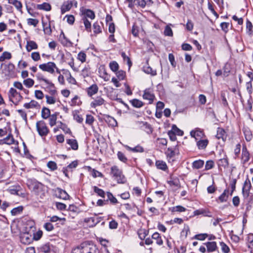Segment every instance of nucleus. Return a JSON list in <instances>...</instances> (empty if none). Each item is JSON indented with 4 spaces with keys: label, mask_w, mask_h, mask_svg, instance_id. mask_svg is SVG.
<instances>
[{
    "label": "nucleus",
    "mask_w": 253,
    "mask_h": 253,
    "mask_svg": "<svg viewBox=\"0 0 253 253\" xmlns=\"http://www.w3.org/2000/svg\"><path fill=\"white\" fill-rule=\"evenodd\" d=\"M250 153L246 146L243 147L242 152V161L243 164H246L250 160Z\"/></svg>",
    "instance_id": "f8f14e48"
},
{
    "label": "nucleus",
    "mask_w": 253,
    "mask_h": 253,
    "mask_svg": "<svg viewBox=\"0 0 253 253\" xmlns=\"http://www.w3.org/2000/svg\"><path fill=\"white\" fill-rule=\"evenodd\" d=\"M157 169L163 170H166L168 169V167L166 163L163 161L161 160L156 161L155 163Z\"/></svg>",
    "instance_id": "7c9ffc66"
},
{
    "label": "nucleus",
    "mask_w": 253,
    "mask_h": 253,
    "mask_svg": "<svg viewBox=\"0 0 253 253\" xmlns=\"http://www.w3.org/2000/svg\"><path fill=\"white\" fill-rule=\"evenodd\" d=\"M252 187V185L249 180H246L242 188V194L245 198H248L250 194V191Z\"/></svg>",
    "instance_id": "6e6552de"
},
{
    "label": "nucleus",
    "mask_w": 253,
    "mask_h": 253,
    "mask_svg": "<svg viewBox=\"0 0 253 253\" xmlns=\"http://www.w3.org/2000/svg\"><path fill=\"white\" fill-rule=\"evenodd\" d=\"M56 190L58 192V195H57V196L59 198L63 200H68L69 199V195L65 190H63L60 188H57Z\"/></svg>",
    "instance_id": "6ab92c4d"
},
{
    "label": "nucleus",
    "mask_w": 253,
    "mask_h": 253,
    "mask_svg": "<svg viewBox=\"0 0 253 253\" xmlns=\"http://www.w3.org/2000/svg\"><path fill=\"white\" fill-rule=\"evenodd\" d=\"M231 66L230 64L226 63L224 66L223 68V75L225 77H227L229 75V73L231 71Z\"/></svg>",
    "instance_id": "49530a36"
},
{
    "label": "nucleus",
    "mask_w": 253,
    "mask_h": 253,
    "mask_svg": "<svg viewBox=\"0 0 253 253\" xmlns=\"http://www.w3.org/2000/svg\"><path fill=\"white\" fill-rule=\"evenodd\" d=\"M246 29L247 33L251 35L253 33V25L252 23L249 20H247L246 23Z\"/></svg>",
    "instance_id": "69168bd1"
},
{
    "label": "nucleus",
    "mask_w": 253,
    "mask_h": 253,
    "mask_svg": "<svg viewBox=\"0 0 253 253\" xmlns=\"http://www.w3.org/2000/svg\"><path fill=\"white\" fill-rule=\"evenodd\" d=\"M3 73L6 79L13 78L15 77V66L13 64L10 63L5 67Z\"/></svg>",
    "instance_id": "7ed1b4c3"
},
{
    "label": "nucleus",
    "mask_w": 253,
    "mask_h": 253,
    "mask_svg": "<svg viewBox=\"0 0 253 253\" xmlns=\"http://www.w3.org/2000/svg\"><path fill=\"white\" fill-rule=\"evenodd\" d=\"M11 58V53L10 52L5 51L0 57V61H3L5 59H10Z\"/></svg>",
    "instance_id": "bf43d9fd"
},
{
    "label": "nucleus",
    "mask_w": 253,
    "mask_h": 253,
    "mask_svg": "<svg viewBox=\"0 0 253 253\" xmlns=\"http://www.w3.org/2000/svg\"><path fill=\"white\" fill-rule=\"evenodd\" d=\"M36 128L39 135L42 137H46L50 132L46 124L42 120L36 123Z\"/></svg>",
    "instance_id": "f03ea898"
},
{
    "label": "nucleus",
    "mask_w": 253,
    "mask_h": 253,
    "mask_svg": "<svg viewBox=\"0 0 253 253\" xmlns=\"http://www.w3.org/2000/svg\"><path fill=\"white\" fill-rule=\"evenodd\" d=\"M39 68L43 71L47 72L50 74H53L55 72V68H56V65L53 62H48L40 64Z\"/></svg>",
    "instance_id": "20e7f679"
},
{
    "label": "nucleus",
    "mask_w": 253,
    "mask_h": 253,
    "mask_svg": "<svg viewBox=\"0 0 253 253\" xmlns=\"http://www.w3.org/2000/svg\"><path fill=\"white\" fill-rule=\"evenodd\" d=\"M8 2L13 5L18 11L22 12V4L20 1L18 0H8Z\"/></svg>",
    "instance_id": "2f4dec72"
},
{
    "label": "nucleus",
    "mask_w": 253,
    "mask_h": 253,
    "mask_svg": "<svg viewBox=\"0 0 253 253\" xmlns=\"http://www.w3.org/2000/svg\"><path fill=\"white\" fill-rule=\"evenodd\" d=\"M59 39L61 43L64 45H68L71 44V42L66 37L63 31H61Z\"/></svg>",
    "instance_id": "393cba45"
},
{
    "label": "nucleus",
    "mask_w": 253,
    "mask_h": 253,
    "mask_svg": "<svg viewBox=\"0 0 253 253\" xmlns=\"http://www.w3.org/2000/svg\"><path fill=\"white\" fill-rule=\"evenodd\" d=\"M23 84L27 87L30 88L33 86V85H34V81L31 78H28L24 80Z\"/></svg>",
    "instance_id": "6e6d98bb"
},
{
    "label": "nucleus",
    "mask_w": 253,
    "mask_h": 253,
    "mask_svg": "<svg viewBox=\"0 0 253 253\" xmlns=\"http://www.w3.org/2000/svg\"><path fill=\"white\" fill-rule=\"evenodd\" d=\"M245 137L247 141H250L253 138V134L250 130H247L244 131Z\"/></svg>",
    "instance_id": "e2e57ef3"
},
{
    "label": "nucleus",
    "mask_w": 253,
    "mask_h": 253,
    "mask_svg": "<svg viewBox=\"0 0 253 253\" xmlns=\"http://www.w3.org/2000/svg\"><path fill=\"white\" fill-rule=\"evenodd\" d=\"M38 81L40 82L42 81L44 82L49 87H54V84L49 81L48 80L45 79L43 75L41 73H38L36 75Z\"/></svg>",
    "instance_id": "f3484780"
},
{
    "label": "nucleus",
    "mask_w": 253,
    "mask_h": 253,
    "mask_svg": "<svg viewBox=\"0 0 253 253\" xmlns=\"http://www.w3.org/2000/svg\"><path fill=\"white\" fill-rule=\"evenodd\" d=\"M57 113H55L50 115L49 118V124L51 126H53L56 124Z\"/></svg>",
    "instance_id": "79ce46f5"
},
{
    "label": "nucleus",
    "mask_w": 253,
    "mask_h": 253,
    "mask_svg": "<svg viewBox=\"0 0 253 253\" xmlns=\"http://www.w3.org/2000/svg\"><path fill=\"white\" fill-rule=\"evenodd\" d=\"M94 192L96 193L98 196L104 198L105 193V192L101 189L99 188L96 186H93V187Z\"/></svg>",
    "instance_id": "de8ad7c7"
},
{
    "label": "nucleus",
    "mask_w": 253,
    "mask_h": 253,
    "mask_svg": "<svg viewBox=\"0 0 253 253\" xmlns=\"http://www.w3.org/2000/svg\"><path fill=\"white\" fill-rule=\"evenodd\" d=\"M24 107L26 109H32L40 107V105L37 101L32 100L29 103H25Z\"/></svg>",
    "instance_id": "c85d7f7f"
},
{
    "label": "nucleus",
    "mask_w": 253,
    "mask_h": 253,
    "mask_svg": "<svg viewBox=\"0 0 253 253\" xmlns=\"http://www.w3.org/2000/svg\"><path fill=\"white\" fill-rule=\"evenodd\" d=\"M190 134L192 137H194L197 140L201 139L205 136L203 130L199 128L192 130L190 132Z\"/></svg>",
    "instance_id": "9d476101"
},
{
    "label": "nucleus",
    "mask_w": 253,
    "mask_h": 253,
    "mask_svg": "<svg viewBox=\"0 0 253 253\" xmlns=\"http://www.w3.org/2000/svg\"><path fill=\"white\" fill-rule=\"evenodd\" d=\"M39 23V21L37 19L28 18L27 19V24L29 26H33L36 27Z\"/></svg>",
    "instance_id": "603ef678"
},
{
    "label": "nucleus",
    "mask_w": 253,
    "mask_h": 253,
    "mask_svg": "<svg viewBox=\"0 0 253 253\" xmlns=\"http://www.w3.org/2000/svg\"><path fill=\"white\" fill-rule=\"evenodd\" d=\"M110 175L117 181L118 183L124 184L126 182V179L123 174L122 169L117 166H113L111 168Z\"/></svg>",
    "instance_id": "f257e3e1"
},
{
    "label": "nucleus",
    "mask_w": 253,
    "mask_h": 253,
    "mask_svg": "<svg viewBox=\"0 0 253 253\" xmlns=\"http://www.w3.org/2000/svg\"><path fill=\"white\" fill-rule=\"evenodd\" d=\"M204 165V161L202 160L195 161L192 163V167L193 169H199L202 168Z\"/></svg>",
    "instance_id": "e433bc0d"
},
{
    "label": "nucleus",
    "mask_w": 253,
    "mask_h": 253,
    "mask_svg": "<svg viewBox=\"0 0 253 253\" xmlns=\"http://www.w3.org/2000/svg\"><path fill=\"white\" fill-rule=\"evenodd\" d=\"M109 67L113 72H116L118 70L119 66L117 62L112 61L110 63Z\"/></svg>",
    "instance_id": "864d4df0"
},
{
    "label": "nucleus",
    "mask_w": 253,
    "mask_h": 253,
    "mask_svg": "<svg viewBox=\"0 0 253 253\" xmlns=\"http://www.w3.org/2000/svg\"><path fill=\"white\" fill-rule=\"evenodd\" d=\"M37 8L40 10L49 11L51 9V5L48 3L44 2L42 4H37Z\"/></svg>",
    "instance_id": "f704fd0d"
},
{
    "label": "nucleus",
    "mask_w": 253,
    "mask_h": 253,
    "mask_svg": "<svg viewBox=\"0 0 253 253\" xmlns=\"http://www.w3.org/2000/svg\"><path fill=\"white\" fill-rule=\"evenodd\" d=\"M46 103L48 104H53L56 102V98L53 96L46 95Z\"/></svg>",
    "instance_id": "052dcab7"
},
{
    "label": "nucleus",
    "mask_w": 253,
    "mask_h": 253,
    "mask_svg": "<svg viewBox=\"0 0 253 253\" xmlns=\"http://www.w3.org/2000/svg\"><path fill=\"white\" fill-rule=\"evenodd\" d=\"M100 218L101 217H90L85 219L84 221L86 222H91V224L90 225V226L93 227L97 223H98L100 221Z\"/></svg>",
    "instance_id": "4c0bfd02"
},
{
    "label": "nucleus",
    "mask_w": 253,
    "mask_h": 253,
    "mask_svg": "<svg viewBox=\"0 0 253 253\" xmlns=\"http://www.w3.org/2000/svg\"><path fill=\"white\" fill-rule=\"evenodd\" d=\"M148 234L149 230L146 229L140 228L137 231L138 237L141 240H144Z\"/></svg>",
    "instance_id": "bb28decb"
},
{
    "label": "nucleus",
    "mask_w": 253,
    "mask_h": 253,
    "mask_svg": "<svg viewBox=\"0 0 253 253\" xmlns=\"http://www.w3.org/2000/svg\"><path fill=\"white\" fill-rule=\"evenodd\" d=\"M14 142L15 140L13 136L10 134L4 139L0 140V144H6L8 145H11L12 144H14Z\"/></svg>",
    "instance_id": "412c9836"
},
{
    "label": "nucleus",
    "mask_w": 253,
    "mask_h": 253,
    "mask_svg": "<svg viewBox=\"0 0 253 253\" xmlns=\"http://www.w3.org/2000/svg\"><path fill=\"white\" fill-rule=\"evenodd\" d=\"M118 159L123 163H126L127 161V158L122 152L119 151L117 153Z\"/></svg>",
    "instance_id": "0e129e2a"
},
{
    "label": "nucleus",
    "mask_w": 253,
    "mask_h": 253,
    "mask_svg": "<svg viewBox=\"0 0 253 253\" xmlns=\"http://www.w3.org/2000/svg\"><path fill=\"white\" fill-rule=\"evenodd\" d=\"M38 45L37 43L33 41H29L27 42L26 48L27 51L30 52L33 49H37Z\"/></svg>",
    "instance_id": "4be33fe9"
},
{
    "label": "nucleus",
    "mask_w": 253,
    "mask_h": 253,
    "mask_svg": "<svg viewBox=\"0 0 253 253\" xmlns=\"http://www.w3.org/2000/svg\"><path fill=\"white\" fill-rule=\"evenodd\" d=\"M168 183L170 186H174L178 188H180L181 187L179 179L177 177H173L171 176L170 179L168 181Z\"/></svg>",
    "instance_id": "2eb2a0df"
},
{
    "label": "nucleus",
    "mask_w": 253,
    "mask_h": 253,
    "mask_svg": "<svg viewBox=\"0 0 253 253\" xmlns=\"http://www.w3.org/2000/svg\"><path fill=\"white\" fill-rule=\"evenodd\" d=\"M142 130L145 131L148 134L152 133L153 131L152 126L147 122V123H145V125L144 126V127H143Z\"/></svg>",
    "instance_id": "3c124183"
},
{
    "label": "nucleus",
    "mask_w": 253,
    "mask_h": 253,
    "mask_svg": "<svg viewBox=\"0 0 253 253\" xmlns=\"http://www.w3.org/2000/svg\"><path fill=\"white\" fill-rule=\"evenodd\" d=\"M84 253H98L95 247L84 248Z\"/></svg>",
    "instance_id": "13d9d810"
},
{
    "label": "nucleus",
    "mask_w": 253,
    "mask_h": 253,
    "mask_svg": "<svg viewBox=\"0 0 253 253\" xmlns=\"http://www.w3.org/2000/svg\"><path fill=\"white\" fill-rule=\"evenodd\" d=\"M106 122L108 123L109 125L115 126L117 125L116 120L113 118L109 115H106L105 117Z\"/></svg>",
    "instance_id": "72a5a7b5"
},
{
    "label": "nucleus",
    "mask_w": 253,
    "mask_h": 253,
    "mask_svg": "<svg viewBox=\"0 0 253 253\" xmlns=\"http://www.w3.org/2000/svg\"><path fill=\"white\" fill-rule=\"evenodd\" d=\"M66 143L70 146L68 149H72L73 150H77L78 149L79 145L76 139H66Z\"/></svg>",
    "instance_id": "dca6fc26"
},
{
    "label": "nucleus",
    "mask_w": 253,
    "mask_h": 253,
    "mask_svg": "<svg viewBox=\"0 0 253 253\" xmlns=\"http://www.w3.org/2000/svg\"><path fill=\"white\" fill-rule=\"evenodd\" d=\"M218 166L220 167L226 168L228 166L229 163L227 158H224L219 159L217 162Z\"/></svg>",
    "instance_id": "ea45409f"
},
{
    "label": "nucleus",
    "mask_w": 253,
    "mask_h": 253,
    "mask_svg": "<svg viewBox=\"0 0 253 253\" xmlns=\"http://www.w3.org/2000/svg\"><path fill=\"white\" fill-rule=\"evenodd\" d=\"M116 75L120 80H124L126 77V72L123 70H120L116 72Z\"/></svg>",
    "instance_id": "338daca9"
},
{
    "label": "nucleus",
    "mask_w": 253,
    "mask_h": 253,
    "mask_svg": "<svg viewBox=\"0 0 253 253\" xmlns=\"http://www.w3.org/2000/svg\"><path fill=\"white\" fill-rule=\"evenodd\" d=\"M216 137L218 139H221L223 141L226 139V133L225 130L221 127H218L217 129V133Z\"/></svg>",
    "instance_id": "4468645a"
},
{
    "label": "nucleus",
    "mask_w": 253,
    "mask_h": 253,
    "mask_svg": "<svg viewBox=\"0 0 253 253\" xmlns=\"http://www.w3.org/2000/svg\"><path fill=\"white\" fill-rule=\"evenodd\" d=\"M103 24L101 22L96 21L93 24V30L95 35H97L102 33V28L101 25Z\"/></svg>",
    "instance_id": "aec40b11"
},
{
    "label": "nucleus",
    "mask_w": 253,
    "mask_h": 253,
    "mask_svg": "<svg viewBox=\"0 0 253 253\" xmlns=\"http://www.w3.org/2000/svg\"><path fill=\"white\" fill-rule=\"evenodd\" d=\"M105 103V100L101 96L96 97L90 103L92 108H96L97 106L102 105Z\"/></svg>",
    "instance_id": "9b49d317"
},
{
    "label": "nucleus",
    "mask_w": 253,
    "mask_h": 253,
    "mask_svg": "<svg viewBox=\"0 0 253 253\" xmlns=\"http://www.w3.org/2000/svg\"><path fill=\"white\" fill-rule=\"evenodd\" d=\"M74 119L78 123H81L83 122L84 119L82 117L79 115V112L78 110L73 111L72 112Z\"/></svg>",
    "instance_id": "c9c22d12"
},
{
    "label": "nucleus",
    "mask_w": 253,
    "mask_h": 253,
    "mask_svg": "<svg viewBox=\"0 0 253 253\" xmlns=\"http://www.w3.org/2000/svg\"><path fill=\"white\" fill-rule=\"evenodd\" d=\"M50 116V111L49 109L43 107L42 110V117L44 119H46Z\"/></svg>",
    "instance_id": "58836bf2"
},
{
    "label": "nucleus",
    "mask_w": 253,
    "mask_h": 253,
    "mask_svg": "<svg viewBox=\"0 0 253 253\" xmlns=\"http://www.w3.org/2000/svg\"><path fill=\"white\" fill-rule=\"evenodd\" d=\"M86 57V54L83 51H81L78 53L77 58L82 63H84L85 62Z\"/></svg>",
    "instance_id": "4d7b16f0"
},
{
    "label": "nucleus",
    "mask_w": 253,
    "mask_h": 253,
    "mask_svg": "<svg viewBox=\"0 0 253 253\" xmlns=\"http://www.w3.org/2000/svg\"><path fill=\"white\" fill-rule=\"evenodd\" d=\"M74 3L76 7H77V2L75 1V0H68L65 1L61 7V11L62 14H63L66 11L70 10Z\"/></svg>",
    "instance_id": "0eeeda50"
},
{
    "label": "nucleus",
    "mask_w": 253,
    "mask_h": 253,
    "mask_svg": "<svg viewBox=\"0 0 253 253\" xmlns=\"http://www.w3.org/2000/svg\"><path fill=\"white\" fill-rule=\"evenodd\" d=\"M107 196L108 197V200H109L112 204H116L118 203L117 199L113 195L111 192H107Z\"/></svg>",
    "instance_id": "09e8293b"
},
{
    "label": "nucleus",
    "mask_w": 253,
    "mask_h": 253,
    "mask_svg": "<svg viewBox=\"0 0 253 253\" xmlns=\"http://www.w3.org/2000/svg\"><path fill=\"white\" fill-rule=\"evenodd\" d=\"M178 153L179 149L177 145L173 147H169L168 148L167 151L166 152L167 156L169 158L174 157L176 154Z\"/></svg>",
    "instance_id": "1a4fd4ad"
},
{
    "label": "nucleus",
    "mask_w": 253,
    "mask_h": 253,
    "mask_svg": "<svg viewBox=\"0 0 253 253\" xmlns=\"http://www.w3.org/2000/svg\"><path fill=\"white\" fill-rule=\"evenodd\" d=\"M98 91V87L96 84H93L86 88L87 95L89 97H91L93 95L96 94Z\"/></svg>",
    "instance_id": "ddd939ff"
},
{
    "label": "nucleus",
    "mask_w": 253,
    "mask_h": 253,
    "mask_svg": "<svg viewBox=\"0 0 253 253\" xmlns=\"http://www.w3.org/2000/svg\"><path fill=\"white\" fill-rule=\"evenodd\" d=\"M152 239L156 241V243L159 246H161L163 244V241L160 234L158 232H155L152 235Z\"/></svg>",
    "instance_id": "cd10ccee"
},
{
    "label": "nucleus",
    "mask_w": 253,
    "mask_h": 253,
    "mask_svg": "<svg viewBox=\"0 0 253 253\" xmlns=\"http://www.w3.org/2000/svg\"><path fill=\"white\" fill-rule=\"evenodd\" d=\"M44 188V185L41 183H35L34 185L33 192L36 195L40 196V197L41 198H43V197L45 196V193L43 190Z\"/></svg>",
    "instance_id": "39448f33"
},
{
    "label": "nucleus",
    "mask_w": 253,
    "mask_h": 253,
    "mask_svg": "<svg viewBox=\"0 0 253 253\" xmlns=\"http://www.w3.org/2000/svg\"><path fill=\"white\" fill-rule=\"evenodd\" d=\"M83 16L85 17L86 18H89L91 20H93L95 18V13L94 12L89 9H84L82 11Z\"/></svg>",
    "instance_id": "a211bd4d"
},
{
    "label": "nucleus",
    "mask_w": 253,
    "mask_h": 253,
    "mask_svg": "<svg viewBox=\"0 0 253 253\" xmlns=\"http://www.w3.org/2000/svg\"><path fill=\"white\" fill-rule=\"evenodd\" d=\"M133 2L134 5L140 6L141 8H144L146 5V3L144 0H134Z\"/></svg>",
    "instance_id": "680f3d73"
},
{
    "label": "nucleus",
    "mask_w": 253,
    "mask_h": 253,
    "mask_svg": "<svg viewBox=\"0 0 253 253\" xmlns=\"http://www.w3.org/2000/svg\"><path fill=\"white\" fill-rule=\"evenodd\" d=\"M209 144L207 139H199L197 141V146L199 149H205Z\"/></svg>",
    "instance_id": "b1692460"
},
{
    "label": "nucleus",
    "mask_w": 253,
    "mask_h": 253,
    "mask_svg": "<svg viewBox=\"0 0 253 253\" xmlns=\"http://www.w3.org/2000/svg\"><path fill=\"white\" fill-rule=\"evenodd\" d=\"M170 131L173 132L175 134L179 136H182L183 134V131L178 128L175 125H172L171 130H170Z\"/></svg>",
    "instance_id": "c03bdc74"
},
{
    "label": "nucleus",
    "mask_w": 253,
    "mask_h": 253,
    "mask_svg": "<svg viewBox=\"0 0 253 253\" xmlns=\"http://www.w3.org/2000/svg\"><path fill=\"white\" fill-rule=\"evenodd\" d=\"M229 190L228 189H226L224 190L223 193L218 197V200L221 203L226 202L228 200Z\"/></svg>",
    "instance_id": "a878e982"
},
{
    "label": "nucleus",
    "mask_w": 253,
    "mask_h": 253,
    "mask_svg": "<svg viewBox=\"0 0 253 253\" xmlns=\"http://www.w3.org/2000/svg\"><path fill=\"white\" fill-rule=\"evenodd\" d=\"M82 21L84 23L85 30L88 32H90L91 31V22L85 17H82Z\"/></svg>",
    "instance_id": "473e14b6"
},
{
    "label": "nucleus",
    "mask_w": 253,
    "mask_h": 253,
    "mask_svg": "<svg viewBox=\"0 0 253 253\" xmlns=\"http://www.w3.org/2000/svg\"><path fill=\"white\" fill-rule=\"evenodd\" d=\"M130 102L133 107L136 108H140L144 105V103L142 101L137 99H133Z\"/></svg>",
    "instance_id": "a19ab883"
},
{
    "label": "nucleus",
    "mask_w": 253,
    "mask_h": 253,
    "mask_svg": "<svg viewBox=\"0 0 253 253\" xmlns=\"http://www.w3.org/2000/svg\"><path fill=\"white\" fill-rule=\"evenodd\" d=\"M127 150L131 151L133 152H144V149L140 145H137L134 148H131L129 146H126Z\"/></svg>",
    "instance_id": "a18cd8bd"
},
{
    "label": "nucleus",
    "mask_w": 253,
    "mask_h": 253,
    "mask_svg": "<svg viewBox=\"0 0 253 253\" xmlns=\"http://www.w3.org/2000/svg\"><path fill=\"white\" fill-rule=\"evenodd\" d=\"M143 98L148 100L149 104H152L155 99V95L153 92V89L151 88H146L144 90Z\"/></svg>",
    "instance_id": "423d86ee"
},
{
    "label": "nucleus",
    "mask_w": 253,
    "mask_h": 253,
    "mask_svg": "<svg viewBox=\"0 0 253 253\" xmlns=\"http://www.w3.org/2000/svg\"><path fill=\"white\" fill-rule=\"evenodd\" d=\"M59 127L62 129L66 133H72L70 129L67 127L66 124L62 123L61 122H59Z\"/></svg>",
    "instance_id": "8fccbe9b"
},
{
    "label": "nucleus",
    "mask_w": 253,
    "mask_h": 253,
    "mask_svg": "<svg viewBox=\"0 0 253 253\" xmlns=\"http://www.w3.org/2000/svg\"><path fill=\"white\" fill-rule=\"evenodd\" d=\"M21 242L25 244H29L31 243L32 239L29 237L28 234H24L21 237Z\"/></svg>",
    "instance_id": "37998d69"
},
{
    "label": "nucleus",
    "mask_w": 253,
    "mask_h": 253,
    "mask_svg": "<svg viewBox=\"0 0 253 253\" xmlns=\"http://www.w3.org/2000/svg\"><path fill=\"white\" fill-rule=\"evenodd\" d=\"M47 167L51 170L53 171L57 169V165L55 162L53 161H49L47 164Z\"/></svg>",
    "instance_id": "774afa93"
},
{
    "label": "nucleus",
    "mask_w": 253,
    "mask_h": 253,
    "mask_svg": "<svg viewBox=\"0 0 253 253\" xmlns=\"http://www.w3.org/2000/svg\"><path fill=\"white\" fill-rule=\"evenodd\" d=\"M143 70L146 74H150L153 76L157 75L156 70H153L148 64L143 66Z\"/></svg>",
    "instance_id": "c756f323"
},
{
    "label": "nucleus",
    "mask_w": 253,
    "mask_h": 253,
    "mask_svg": "<svg viewBox=\"0 0 253 253\" xmlns=\"http://www.w3.org/2000/svg\"><path fill=\"white\" fill-rule=\"evenodd\" d=\"M23 210V208L22 206H19L17 208H15L13 209L11 211V213L13 215H16L20 213Z\"/></svg>",
    "instance_id": "5fc2aeb1"
},
{
    "label": "nucleus",
    "mask_w": 253,
    "mask_h": 253,
    "mask_svg": "<svg viewBox=\"0 0 253 253\" xmlns=\"http://www.w3.org/2000/svg\"><path fill=\"white\" fill-rule=\"evenodd\" d=\"M207 248L208 252H213L217 249L216 243L215 242H208L205 244Z\"/></svg>",
    "instance_id": "5701e85b"
}]
</instances>
